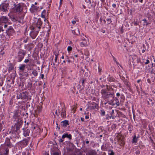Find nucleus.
Listing matches in <instances>:
<instances>
[{
  "instance_id": "1",
  "label": "nucleus",
  "mask_w": 155,
  "mask_h": 155,
  "mask_svg": "<svg viewBox=\"0 0 155 155\" xmlns=\"http://www.w3.org/2000/svg\"><path fill=\"white\" fill-rule=\"evenodd\" d=\"M101 93L102 97L110 105H114L112 101L114 97V92H110L106 91L105 90L102 89L101 91Z\"/></svg>"
},
{
  "instance_id": "2",
  "label": "nucleus",
  "mask_w": 155,
  "mask_h": 155,
  "mask_svg": "<svg viewBox=\"0 0 155 155\" xmlns=\"http://www.w3.org/2000/svg\"><path fill=\"white\" fill-rule=\"evenodd\" d=\"M12 144L10 142V139L6 138L5 143L2 145L0 148V155H8L9 148L12 147Z\"/></svg>"
},
{
  "instance_id": "3",
  "label": "nucleus",
  "mask_w": 155,
  "mask_h": 155,
  "mask_svg": "<svg viewBox=\"0 0 155 155\" xmlns=\"http://www.w3.org/2000/svg\"><path fill=\"white\" fill-rule=\"evenodd\" d=\"M58 112L59 114H61V115L62 117H66V114L65 108H63L61 106L59 107Z\"/></svg>"
},
{
  "instance_id": "4",
  "label": "nucleus",
  "mask_w": 155,
  "mask_h": 155,
  "mask_svg": "<svg viewBox=\"0 0 155 155\" xmlns=\"http://www.w3.org/2000/svg\"><path fill=\"white\" fill-rule=\"evenodd\" d=\"M8 3H2L0 5V10L3 12H5L8 11L9 8Z\"/></svg>"
},
{
  "instance_id": "5",
  "label": "nucleus",
  "mask_w": 155,
  "mask_h": 155,
  "mask_svg": "<svg viewBox=\"0 0 155 155\" xmlns=\"http://www.w3.org/2000/svg\"><path fill=\"white\" fill-rule=\"evenodd\" d=\"M25 54V53L23 50L20 51L18 53V61L19 62H21L24 58Z\"/></svg>"
},
{
  "instance_id": "6",
  "label": "nucleus",
  "mask_w": 155,
  "mask_h": 155,
  "mask_svg": "<svg viewBox=\"0 0 155 155\" xmlns=\"http://www.w3.org/2000/svg\"><path fill=\"white\" fill-rule=\"evenodd\" d=\"M20 113L18 110H16L14 112V115L13 117L16 121L18 122L21 121V120L20 119Z\"/></svg>"
},
{
  "instance_id": "7",
  "label": "nucleus",
  "mask_w": 155,
  "mask_h": 155,
  "mask_svg": "<svg viewBox=\"0 0 155 155\" xmlns=\"http://www.w3.org/2000/svg\"><path fill=\"white\" fill-rule=\"evenodd\" d=\"M18 98H21L23 99H27L28 97V94L27 92H25L20 94L17 95Z\"/></svg>"
},
{
  "instance_id": "8",
  "label": "nucleus",
  "mask_w": 155,
  "mask_h": 155,
  "mask_svg": "<svg viewBox=\"0 0 155 155\" xmlns=\"http://www.w3.org/2000/svg\"><path fill=\"white\" fill-rule=\"evenodd\" d=\"M51 155H61L60 150L56 148L51 149Z\"/></svg>"
},
{
  "instance_id": "9",
  "label": "nucleus",
  "mask_w": 155,
  "mask_h": 155,
  "mask_svg": "<svg viewBox=\"0 0 155 155\" xmlns=\"http://www.w3.org/2000/svg\"><path fill=\"white\" fill-rule=\"evenodd\" d=\"M34 31H32L30 33V35L32 39L35 38L37 35L39 30L36 28Z\"/></svg>"
},
{
  "instance_id": "10",
  "label": "nucleus",
  "mask_w": 155,
  "mask_h": 155,
  "mask_svg": "<svg viewBox=\"0 0 155 155\" xmlns=\"http://www.w3.org/2000/svg\"><path fill=\"white\" fill-rule=\"evenodd\" d=\"M81 39L82 41L80 43V46L82 47L87 46L89 43L86 40L85 38H81Z\"/></svg>"
},
{
  "instance_id": "11",
  "label": "nucleus",
  "mask_w": 155,
  "mask_h": 155,
  "mask_svg": "<svg viewBox=\"0 0 155 155\" xmlns=\"http://www.w3.org/2000/svg\"><path fill=\"white\" fill-rule=\"evenodd\" d=\"M42 24V22L41 21V18H38L37 23L36 26L35 28H34L33 29H36V28H37L39 30H40V29L41 28V25Z\"/></svg>"
},
{
  "instance_id": "12",
  "label": "nucleus",
  "mask_w": 155,
  "mask_h": 155,
  "mask_svg": "<svg viewBox=\"0 0 155 155\" xmlns=\"http://www.w3.org/2000/svg\"><path fill=\"white\" fill-rule=\"evenodd\" d=\"M15 10L17 12H20L23 10V7L20 4L17 5L15 8Z\"/></svg>"
},
{
  "instance_id": "13",
  "label": "nucleus",
  "mask_w": 155,
  "mask_h": 155,
  "mask_svg": "<svg viewBox=\"0 0 155 155\" xmlns=\"http://www.w3.org/2000/svg\"><path fill=\"white\" fill-rule=\"evenodd\" d=\"M8 21V18L6 16H2L0 18V22L1 23H6Z\"/></svg>"
},
{
  "instance_id": "14",
  "label": "nucleus",
  "mask_w": 155,
  "mask_h": 155,
  "mask_svg": "<svg viewBox=\"0 0 155 155\" xmlns=\"http://www.w3.org/2000/svg\"><path fill=\"white\" fill-rule=\"evenodd\" d=\"M65 137H67L69 139V140H71V139L72 136L71 134H68V133H66L63 135L62 137V139H64Z\"/></svg>"
},
{
  "instance_id": "15",
  "label": "nucleus",
  "mask_w": 155,
  "mask_h": 155,
  "mask_svg": "<svg viewBox=\"0 0 155 155\" xmlns=\"http://www.w3.org/2000/svg\"><path fill=\"white\" fill-rule=\"evenodd\" d=\"M143 66L141 63H140V64H136L134 65V68L139 69H141Z\"/></svg>"
},
{
  "instance_id": "16",
  "label": "nucleus",
  "mask_w": 155,
  "mask_h": 155,
  "mask_svg": "<svg viewBox=\"0 0 155 155\" xmlns=\"http://www.w3.org/2000/svg\"><path fill=\"white\" fill-rule=\"evenodd\" d=\"M97 104L96 103H94L92 105H90L88 107V108L91 110H94L97 108Z\"/></svg>"
},
{
  "instance_id": "17",
  "label": "nucleus",
  "mask_w": 155,
  "mask_h": 155,
  "mask_svg": "<svg viewBox=\"0 0 155 155\" xmlns=\"http://www.w3.org/2000/svg\"><path fill=\"white\" fill-rule=\"evenodd\" d=\"M61 125L64 127H66L68 125V121L67 120H65L61 122Z\"/></svg>"
},
{
  "instance_id": "18",
  "label": "nucleus",
  "mask_w": 155,
  "mask_h": 155,
  "mask_svg": "<svg viewBox=\"0 0 155 155\" xmlns=\"http://www.w3.org/2000/svg\"><path fill=\"white\" fill-rule=\"evenodd\" d=\"M72 33L76 35H78L80 34V32L78 28H76L74 30H72Z\"/></svg>"
},
{
  "instance_id": "19",
  "label": "nucleus",
  "mask_w": 155,
  "mask_h": 155,
  "mask_svg": "<svg viewBox=\"0 0 155 155\" xmlns=\"http://www.w3.org/2000/svg\"><path fill=\"white\" fill-rule=\"evenodd\" d=\"M117 140H124V136L122 135L120 133L118 134L117 136Z\"/></svg>"
},
{
  "instance_id": "20",
  "label": "nucleus",
  "mask_w": 155,
  "mask_h": 155,
  "mask_svg": "<svg viewBox=\"0 0 155 155\" xmlns=\"http://www.w3.org/2000/svg\"><path fill=\"white\" fill-rule=\"evenodd\" d=\"M46 11L44 10L42 12L41 14V17L44 18V21H45L46 20L45 18V14H46Z\"/></svg>"
},
{
  "instance_id": "21",
  "label": "nucleus",
  "mask_w": 155,
  "mask_h": 155,
  "mask_svg": "<svg viewBox=\"0 0 155 155\" xmlns=\"http://www.w3.org/2000/svg\"><path fill=\"white\" fill-rule=\"evenodd\" d=\"M25 65L24 64L21 65L19 67V69L22 71H23L25 69Z\"/></svg>"
},
{
  "instance_id": "22",
  "label": "nucleus",
  "mask_w": 155,
  "mask_h": 155,
  "mask_svg": "<svg viewBox=\"0 0 155 155\" xmlns=\"http://www.w3.org/2000/svg\"><path fill=\"white\" fill-rule=\"evenodd\" d=\"M118 143L121 146H124V140H118Z\"/></svg>"
},
{
  "instance_id": "23",
  "label": "nucleus",
  "mask_w": 155,
  "mask_h": 155,
  "mask_svg": "<svg viewBox=\"0 0 155 155\" xmlns=\"http://www.w3.org/2000/svg\"><path fill=\"white\" fill-rule=\"evenodd\" d=\"M147 102L148 104L150 106H153V105L154 103L152 100H151L150 99H148L147 101Z\"/></svg>"
},
{
  "instance_id": "24",
  "label": "nucleus",
  "mask_w": 155,
  "mask_h": 155,
  "mask_svg": "<svg viewBox=\"0 0 155 155\" xmlns=\"http://www.w3.org/2000/svg\"><path fill=\"white\" fill-rule=\"evenodd\" d=\"M29 130L27 129L24 132L23 134L26 137L29 135Z\"/></svg>"
},
{
  "instance_id": "25",
  "label": "nucleus",
  "mask_w": 155,
  "mask_h": 155,
  "mask_svg": "<svg viewBox=\"0 0 155 155\" xmlns=\"http://www.w3.org/2000/svg\"><path fill=\"white\" fill-rule=\"evenodd\" d=\"M114 101H116V103L115 104L117 106H119L120 105V103L119 101V100L116 97L115 98V99L114 100Z\"/></svg>"
},
{
  "instance_id": "26",
  "label": "nucleus",
  "mask_w": 155,
  "mask_h": 155,
  "mask_svg": "<svg viewBox=\"0 0 155 155\" xmlns=\"http://www.w3.org/2000/svg\"><path fill=\"white\" fill-rule=\"evenodd\" d=\"M38 8L39 7L35 6L34 5H32L31 8L35 11H37Z\"/></svg>"
},
{
  "instance_id": "27",
  "label": "nucleus",
  "mask_w": 155,
  "mask_h": 155,
  "mask_svg": "<svg viewBox=\"0 0 155 155\" xmlns=\"http://www.w3.org/2000/svg\"><path fill=\"white\" fill-rule=\"evenodd\" d=\"M7 31L8 32H12L13 31V29L12 27L10 26L8 28Z\"/></svg>"
},
{
  "instance_id": "28",
  "label": "nucleus",
  "mask_w": 155,
  "mask_h": 155,
  "mask_svg": "<svg viewBox=\"0 0 155 155\" xmlns=\"http://www.w3.org/2000/svg\"><path fill=\"white\" fill-rule=\"evenodd\" d=\"M137 141V138H136V136L135 135L133 139V143H136Z\"/></svg>"
},
{
  "instance_id": "29",
  "label": "nucleus",
  "mask_w": 155,
  "mask_h": 155,
  "mask_svg": "<svg viewBox=\"0 0 155 155\" xmlns=\"http://www.w3.org/2000/svg\"><path fill=\"white\" fill-rule=\"evenodd\" d=\"M31 73L35 76H36L38 75V73L35 70L33 71Z\"/></svg>"
},
{
  "instance_id": "30",
  "label": "nucleus",
  "mask_w": 155,
  "mask_h": 155,
  "mask_svg": "<svg viewBox=\"0 0 155 155\" xmlns=\"http://www.w3.org/2000/svg\"><path fill=\"white\" fill-rule=\"evenodd\" d=\"M114 110H112V112H111V115L112 118L113 119L115 117V116L114 114Z\"/></svg>"
},
{
  "instance_id": "31",
  "label": "nucleus",
  "mask_w": 155,
  "mask_h": 155,
  "mask_svg": "<svg viewBox=\"0 0 155 155\" xmlns=\"http://www.w3.org/2000/svg\"><path fill=\"white\" fill-rule=\"evenodd\" d=\"M143 21H144L143 25H147L150 23H149L147 22V20L145 19H144L143 20Z\"/></svg>"
},
{
  "instance_id": "32",
  "label": "nucleus",
  "mask_w": 155,
  "mask_h": 155,
  "mask_svg": "<svg viewBox=\"0 0 155 155\" xmlns=\"http://www.w3.org/2000/svg\"><path fill=\"white\" fill-rule=\"evenodd\" d=\"M58 54H55V62H57V59H58Z\"/></svg>"
},
{
  "instance_id": "33",
  "label": "nucleus",
  "mask_w": 155,
  "mask_h": 155,
  "mask_svg": "<svg viewBox=\"0 0 155 155\" xmlns=\"http://www.w3.org/2000/svg\"><path fill=\"white\" fill-rule=\"evenodd\" d=\"M89 155H96V153L95 152L92 151L90 153Z\"/></svg>"
},
{
  "instance_id": "34",
  "label": "nucleus",
  "mask_w": 155,
  "mask_h": 155,
  "mask_svg": "<svg viewBox=\"0 0 155 155\" xmlns=\"http://www.w3.org/2000/svg\"><path fill=\"white\" fill-rule=\"evenodd\" d=\"M14 67L12 64H10L9 67V70H12L13 69Z\"/></svg>"
},
{
  "instance_id": "35",
  "label": "nucleus",
  "mask_w": 155,
  "mask_h": 155,
  "mask_svg": "<svg viewBox=\"0 0 155 155\" xmlns=\"http://www.w3.org/2000/svg\"><path fill=\"white\" fill-rule=\"evenodd\" d=\"M137 64H140V63H141L140 62V58H137Z\"/></svg>"
},
{
  "instance_id": "36",
  "label": "nucleus",
  "mask_w": 155,
  "mask_h": 155,
  "mask_svg": "<svg viewBox=\"0 0 155 155\" xmlns=\"http://www.w3.org/2000/svg\"><path fill=\"white\" fill-rule=\"evenodd\" d=\"M101 114L102 116H104L105 115V111L103 110H101Z\"/></svg>"
},
{
  "instance_id": "37",
  "label": "nucleus",
  "mask_w": 155,
  "mask_h": 155,
  "mask_svg": "<svg viewBox=\"0 0 155 155\" xmlns=\"http://www.w3.org/2000/svg\"><path fill=\"white\" fill-rule=\"evenodd\" d=\"M109 155H114V153L113 151H111L109 153Z\"/></svg>"
},
{
  "instance_id": "38",
  "label": "nucleus",
  "mask_w": 155,
  "mask_h": 155,
  "mask_svg": "<svg viewBox=\"0 0 155 155\" xmlns=\"http://www.w3.org/2000/svg\"><path fill=\"white\" fill-rule=\"evenodd\" d=\"M108 88H109L108 89H107V90H106V91H107L108 92L109 90H110V89H111L112 90H113V88L110 86Z\"/></svg>"
},
{
  "instance_id": "39",
  "label": "nucleus",
  "mask_w": 155,
  "mask_h": 155,
  "mask_svg": "<svg viewBox=\"0 0 155 155\" xmlns=\"http://www.w3.org/2000/svg\"><path fill=\"white\" fill-rule=\"evenodd\" d=\"M72 47L71 46H68V51H70L72 50Z\"/></svg>"
},
{
  "instance_id": "40",
  "label": "nucleus",
  "mask_w": 155,
  "mask_h": 155,
  "mask_svg": "<svg viewBox=\"0 0 155 155\" xmlns=\"http://www.w3.org/2000/svg\"><path fill=\"white\" fill-rule=\"evenodd\" d=\"M81 82L82 85L84 86V84L85 81V80L84 79H83L82 80H81Z\"/></svg>"
},
{
  "instance_id": "41",
  "label": "nucleus",
  "mask_w": 155,
  "mask_h": 155,
  "mask_svg": "<svg viewBox=\"0 0 155 155\" xmlns=\"http://www.w3.org/2000/svg\"><path fill=\"white\" fill-rule=\"evenodd\" d=\"M140 151L139 150H137V151L136 152H135V153L136 154H140Z\"/></svg>"
},
{
  "instance_id": "42",
  "label": "nucleus",
  "mask_w": 155,
  "mask_h": 155,
  "mask_svg": "<svg viewBox=\"0 0 155 155\" xmlns=\"http://www.w3.org/2000/svg\"><path fill=\"white\" fill-rule=\"evenodd\" d=\"M149 62H150L148 60H146V62H145V64H148V63H149Z\"/></svg>"
},
{
  "instance_id": "43",
  "label": "nucleus",
  "mask_w": 155,
  "mask_h": 155,
  "mask_svg": "<svg viewBox=\"0 0 155 155\" xmlns=\"http://www.w3.org/2000/svg\"><path fill=\"white\" fill-rule=\"evenodd\" d=\"M29 60L28 59H26L25 60L24 62L25 63H27L28 62H29Z\"/></svg>"
},
{
  "instance_id": "44",
  "label": "nucleus",
  "mask_w": 155,
  "mask_h": 155,
  "mask_svg": "<svg viewBox=\"0 0 155 155\" xmlns=\"http://www.w3.org/2000/svg\"><path fill=\"white\" fill-rule=\"evenodd\" d=\"M63 141H64V140L62 139H60L59 140V141L60 143H62L63 142Z\"/></svg>"
},
{
  "instance_id": "45",
  "label": "nucleus",
  "mask_w": 155,
  "mask_h": 155,
  "mask_svg": "<svg viewBox=\"0 0 155 155\" xmlns=\"http://www.w3.org/2000/svg\"><path fill=\"white\" fill-rule=\"evenodd\" d=\"M4 31V30L2 29V26H0V32L1 31Z\"/></svg>"
},
{
  "instance_id": "46",
  "label": "nucleus",
  "mask_w": 155,
  "mask_h": 155,
  "mask_svg": "<svg viewBox=\"0 0 155 155\" xmlns=\"http://www.w3.org/2000/svg\"><path fill=\"white\" fill-rule=\"evenodd\" d=\"M113 58L114 59V61L116 62L117 63V62L116 58H114V56H113Z\"/></svg>"
},
{
  "instance_id": "47",
  "label": "nucleus",
  "mask_w": 155,
  "mask_h": 155,
  "mask_svg": "<svg viewBox=\"0 0 155 155\" xmlns=\"http://www.w3.org/2000/svg\"><path fill=\"white\" fill-rule=\"evenodd\" d=\"M44 77V74H41V78L43 79Z\"/></svg>"
},
{
  "instance_id": "48",
  "label": "nucleus",
  "mask_w": 155,
  "mask_h": 155,
  "mask_svg": "<svg viewBox=\"0 0 155 155\" xmlns=\"http://www.w3.org/2000/svg\"><path fill=\"white\" fill-rule=\"evenodd\" d=\"M81 36L82 37V38H84V36H85V37H86V36L83 34H81Z\"/></svg>"
},
{
  "instance_id": "49",
  "label": "nucleus",
  "mask_w": 155,
  "mask_h": 155,
  "mask_svg": "<svg viewBox=\"0 0 155 155\" xmlns=\"http://www.w3.org/2000/svg\"><path fill=\"white\" fill-rule=\"evenodd\" d=\"M58 110L57 111V110L56 111L55 113V114H56L57 115H58V116H59V113H58Z\"/></svg>"
},
{
  "instance_id": "50",
  "label": "nucleus",
  "mask_w": 155,
  "mask_h": 155,
  "mask_svg": "<svg viewBox=\"0 0 155 155\" xmlns=\"http://www.w3.org/2000/svg\"><path fill=\"white\" fill-rule=\"evenodd\" d=\"M98 71L99 72H101V68H100L99 67H98Z\"/></svg>"
},
{
  "instance_id": "51",
  "label": "nucleus",
  "mask_w": 155,
  "mask_h": 155,
  "mask_svg": "<svg viewBox=\"0 0 155 155\" xmlns=\"http://www.w3.org/2000/svg\"><path fill=\"white\" fill-rule=\"evenodd\" d=\"M72 22L73 24H75L76 23V21H72Z\"/></svg>"
},
{
  "instance_id": "52",
  "label": "nucleus",
  "mask_w": 155,
  "mask_h": 155,
  "mask_svg": "<svg viewBox=\"0 0 155 155\" xmlns=\"http://www.w3.org/2000/svg\"><path fill=\"white\" fill-rule=\"evenodd\" d=\"M112 6H113V7H114V8H115V7H116V4H113L112 5Z\"/></svg>"
},
{
  "instance_id": "53",
  "label": "nucleus",
  "mask_w": 155,
  "mask_h": 155,
  "mask_svg": "<svg viewBox=\"0 0 155 155\" xmlns=\"http://www.w3.org/2000/svg\"><path fill=\"white\" fill-rule=\"evenodd\" d=\"M120 95V94L119 93H117L116 94V95L118 97Z\"/></svg>"
},
{
  "instance_id": "54",
  "label": "nucleus",
  "mask_w": 155,
  "mask_h": 155,
  "mask_svg": "<svg viewBox=\"0 0 155 155\" xmlns=\"http://www.w3.org/2000/svg\"><path fill=\"white\" fill-rule=\"evenodd\" d=\"M114 78H112V79H110H110L109 80V81H114Z\"/></svg>"
},
{
  "instance_id": "55",
  "label": "nucleus",
  "mask_w": 155,
  "mask_h": 155,
  "mask_svg": "<svg viewBox=\"0 0 155 155\" xmlns=\"http://www.w3.org/2000/svg\"><path fill=\"white\" fill-rule=\"evenodd\" d=\"M85 118L86 119H88L89 118V117L88 116H85Z\"/></svg>"
},
{
  "instance_id": "56",
  "label": "nucleus",
  "mask_w": 155,
  "mask_h": 155,
  "mask_svg": "<svg viewBox=\"0 0 155 155\" xmlns=\"http://www.w3.org/2000/svg\"><path fill=\"white\" fill-rule=\"evenodd\" d=\"M7 26H8V25L5 24L4 26V27L5 28H6L7 27Z\"/></svg>"
},
{
  "instance_id": "57",
  "label": "nucleus",
  "mask_w": 155,
  "mask_h": 155,
  "mask_svg": "<svg viewBox=\"0 0 155 155\" xmlns=\"http://www.w3.org/2000/svg\"><path fill=\"white\" fill-rule=\"evenodd\" d=\"M44 155H49V154L47 152H45L44 154Z\"/></svg>"
},
{
  "instance_id": "58",
  "label": "nucleus",
  "mask_w": 155,
  "mask_h": 155,
  "mask_svg": "<svg viewBox=\"0 0 155 155\" xmlns=\"http://www.w3.org/2000/svg\"><path fill=\"white\" fill-rule=\"evenodd\" d=\"M81 120L82 121H84V119L83 118H82V117H81Z\"/></svg>"
},
{
  "instance_id": "59",
  "label": "nucleus",
  "mask_w": 155,
  "mask_h": 155,
  "mask_svg": "<svg viewBox=\"0 0 155 155\" xmlns=\"http://www.w3.org/2000/svg\"><path fill=\"white\" fill-rule=\"evenodd\" d=\"M137 0H133V2L135 3L137 2Z\"/></svg>"
},
{
  "instance_id": "60",
  "label": "nucleus",
  "mask_w": 155,
  "mask_h": 155,
  "mask_svg": "<svg viewBox=\"0 0 155 155\" xmlns=\"http://www.w3.org/2000/svg\"><path fill=\"white\" fill-rule=\"evenodd\" d=\"M145 50L144 49H143L142 50V53H144L145 52Z\"/></svg>"
},
{
  "instance_id": "61",
  "label": "nucleus",
  "mask_w": 155,
  "mask_h": 155,
  "mask_svg": "<svg viewBox=\"0 0 155 155\" xmlns=\"http://www.w3.org/2000/svg\"><path fill=\"white\" fill-rule=\"evenodd\" d=\"M106 86L107 89H108V88H108V87H109V86H108V85H106Z\"/></svg>"
},
{
  "instance_id": "62",
  "label": "nucleus",
  "mask_w": 155,
  "mask_h": 155,
  "mask_svg": "<svg viewBox=\"0 0 155 155\" xmlns=\"http://www.w3.org/2000/svg\"><path fill=\"white\" fill-rule=\"evenodd\" d=\"M138 25V24L137 23V22H135V23H134V25Z\"/></svg>"
},
{
  "instance_id": "63",
  "label": "nucleus",
  "mask_w": 155,
  "mask_h": 155,
  "mask_svg": "<svg viewBox=\"0 0 155 155\" xmlns=\"http://www.w3.org/2000/svg\"><path fill=\"white\" fill-rule=\"evenodd\" d=\"M86 143L87 144H88L89 143V141H87Z\"/></svg>"
},
{
  "instance_id": "64",
  "label": "nucleus",
  "mask_w": 155,
  "mask_h": 155,
  "mask_svg": "<svg viewBox=\"0 0 155 155\" xmlns=\"http://www.w3.org/2000/svg\"><path fill=\"white\" fill-rule=\"evenodd\" d=\"M77 155H83L82 154H81V153H79Z\"/></svg>"
}]
</instances>
